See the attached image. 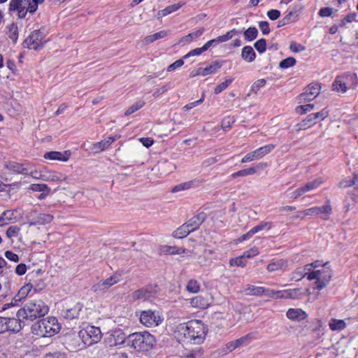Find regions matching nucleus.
Instances as JSON below:
<instances>
[{
  "label": "nucleus",
  "mask_w": 358,
  "mask_h": 358,
  "mask_svg": "<svg viewBox=\"0 0 358 358\" xmlns=\"http://www.w3.org/2000/svg\"><path fill=\"white\" fill-rule=\"evenodd\" d=\"M288 266L287 261L283 259H273L267 266L268 272H275L278 271H285Z\"/></svg>",
  "instance_id": "15"
},
{
  "label": "nucleus",
  "mask_w": 358,
  "mask_h": 358,
  "mask_svg": "<svg viewBox=\"0 0 358 358\" xmlns=\"http://www.w3.org/2000/svg\"><path fill=\"white\" fill-rule=\"evenodd\" d=\"M192 231V229L185 223L174 231L173 236L176 238H182L186 237Z\"/></svg>",
  "instance_id": "27"
},
{
  "label": "nucleus",
  "mask_w": 358,
  "mask_h": 358,
  "mask_svg": "<svg viewBox=\"0 0 358 358\" xmlns=\"http://www.w3.org/2000/svg\"><path fill=\"white\" fill-rule=\"evenodd\" d=\"M24 321L20 320L18 317L17 319L5 317L6 331L18 332L22 329L21 323Z\"/></svg>",
  "instance_id": "16"
},
{
  "label": "nucleus",
  "mask_w": 358,
  "mask_h": 358,
  "mask_svg": "<svg viewBox=\"0 0 358 358\" xmlns=\"http://www.w3.org/2000/svg\"><path fill=\"white\" fill-rule=\"evenodd\" d=\"M246 264L245 257L244 255L240 256L235 259H231L229 261L230 266H244Z\"/></svg>",
  "instance_id": "57"
},
{
  "label": "nucleus",
  "mask_w": 358,
  "mask_h": 358,
  "mask_svg": "<svg viewBox=\"0 0 358 358\" xmlns=\"http://www.w3.org/2000/svg\"><path fill=\"white\" fill-rule=\"evenodd\" d=\"M139 320L141 323L147 327H157L162 321L158 313L151 310L142 311Z\"/></svg>",
  "instance_id": "8"
},
{
  "label": "nucleus",
  "mask_w": 358,
  "mask_h": 358,
  "mask_svg": "<svg viewBox=\"0 0 358 358\" xmlns=\"http://www.w3.org/2000/svg\"><path fill=\"white\" fill-rule=\"evenodd\" d=\"M43 38L44 35L41 30H35L24 40L23 44L27 48L38 50L43 47Z\"/></svg>",
  "instance_id": "9"
},
{
  "label": "nucleus",
  "mask_w": 358,
  "mask_h": 358,
  "mask_svg": "<svg viewBox=\"0 0 358 358\" xmlns=\"http://www.w3.org/2000/svg\"><path fill=\"white\" fill-rule=\"evenodd\" d=\"M156 285H148L133 292L131 296L134 301L143 299L148 300L153 297L157 292Z\"/></svg>",
  "instance_id": "11"
},
{
  "label": "nucleus",
  "mask_w": 358,
  "mask_h": 358,
  "mask_svg": "<svg viewBox=\"0 0 358 358\" xmlns=\"http://www.w3.org/2000/svg\"><path fill=\"white\" fill-rule=\"evenodd\" d=\"M199 282L194 280H189L187 285V290L192 293L199 292Z\"/></svg>",
  "instance_id": "58"
},
{
  "label": "nucleus",
  "mask_w": 358,
  "mask_h": 358,
  "mask_svg": "<svg viewBox=\"0 0 358 358\" xmlns=\"http://www.w3.org/2000/svg\"><path fill=\"white\" fill-rule=\"evenodd\" d=\"M320 93V84L312 83L304 88L303 92L297 96V99L300 103H305L313 100Z\"/></svg>",
  "instance_id": "7"
},
{
  "label": "nucleus",
  "mask_w": 358,
  "mask_h": 358,
  "mask_svg": "<svg viewBox=\"0 0 358 358\" xmlns=\"http://www.w3.org/2000/svg\"><path fill=\"white\" fill-rule=\"evenodd\" d=\"M245 292L247 294L253 295V296H261L263 295L264 292V288L262 287H255L254 285H248V287L245 289Z\"/></svg>",
  "instance_id": "35"
},
{
  "label": "nucleus",
  "mask_w": 358,
  "mask_h": 358,
  "mask_svg": "<svg viewBox=\"0 0 358 358\" xmlns=\"http://www.w3.org/2000/svg\"><path fill=\"white\" fill-rule=\"evenodd\" d=\"M81 309L82 306L80 303L76 304L72 308H69L68 306H66L65 308L62 310V315L66 319L73 320L74 318L78 317Z\"/></svg>",
  "instance_id": "18"
},
{
  "label": "nucleus",
  "mask_w": 358,
  "mask_h": 358,
  "mask_svg": "<svg viewBox=\"0 0 358 358\" xmlns=\"http://www.w3.org/2000/svg\"><path fill=\"white\" fill-rule=\"evenodd\" d=\"M304 295L301 289H292L282 291V299H299Z\"/></svg>",
  "instance_id": "25"
},
{
  "label": "nucleus",
  "mask_w": 358,
  "mask_h": 358,
  "mask_svg": "<svg viewBox=\"0 0 358 358\" xmlns=\"http://www.w3.org/2000/svg\"><path fill=\"white\" fill-rule=\"evenodd\" d=\"M78 333L83 343L88 346L97 343L101 337L100 329L94 326H87Z\"/></svg>",
  "instance_id": "6"
},
{
  "label": "nucleus",
  "mask_w": 358,
  "mask_h": 358,
  "mask_svg": "<svg viewBox=\"0 0 358 358\" xmlns=\"http://www.w3.org/2000/svg\"><path fill=\"white\" fill-rule=\"evenodd\" d=\"M20 229L17 226H10L6 231V236L11 239L14 237H17L20 234Z\"/></svg>",
  "instance_id": "51"
},
{
  "label": "nucleus",
  "mask_w": 358,
  "mask_h": 358,
  "mask_svg": "<svg viewBox=\"0 0 358 358\" xmlns=\"http://www.w3.org/2000/svg\"><path fill=\"white\" fill-rule=\"evenodd\" d=\"M116 139L117 136H109L104 141L94 144L93 150H94L95 152L102 151L107 148Z\"/></svg>",
  "instance_id": "24"
},
{
  "label": "nucleus",
  "mask_w": 358,
  "mask_h": 358,
  "mask_svg": "<svg viewBox=\"0 0 358 358\" xmlns=\"http://www.w3.org/2000/svg\"><path fill=\"white\" fill-rule=\"evenodd\" d=\"M155 343V337L145 331L143 332H135L127 336V345L138 351H149L152 348Z\"/></svg>",
  "instance_id": "3"
},
{
  "label": "nucleus",
  "mask_w": 358,
  "mask_h": 358,
  "mask_svg": "<svg viewBox=\"0 0 358 358\" xmlns=\"http://www.w3.org/2000/svg\"><path fill=\"white\" fill-rule=\"evenodd\" d=\"M296 62V59L294 57H289L282 60L279 64V66L281 69H287L294 66Z\"/></svg>",
  "instance_id": "50"
},
{
  "label": "nucleus",
  "mask_w": 358,
  "mask_h": 358,
  "mask_svg": "<svg viewBox=\"0 0 358 358\" xmlns=\"http://www.w3.org/2000/svg\"><path fill=\"white\" fill-rule=\"evenodd\" d=\"M8 37L13 41V43H16L18 38V28L17 26L12 23L8 26Z\"/></svg>",
  "instance_id": "36"
},
{
  "label": "nucleus",
  "mask_w": 358,
  "mask_h": 358,
  "mask_svg": "<svg viewBox=\"0 0 358 358\" xmlns=\"http://www.w3.org/2000/svg\"><path fill=\"white\" fill-rule=\"evenodd\" d=\"M238 32L239 31H238L235 29H232V30L228 31L226 34L217 37V42L222 43V42L227 41L228 40L231 39L233 37L234 34H237Z\"/></svg>",
  "instance_id": "59"
},
{
  "label": "nucleus",
  "mask_w": 358,
  "mask_h": 358,
  "mask_svg": "<svg viewBox=\"0 0 358 358\" xmlns=\"http://www.w3.org/2000/svg\"><path fill=\"white\" fill-rule=\"evenodd\" d=\"M252 338L253 336L252 334H248L244 336L241 337L238 339L235 340V345H236L237 348H239L244 345L248 344L252 341Z\"/></svg>",
  "instance_id": "45"
},
{
  "label": "nucleus",
  "mask_w": 358,
  "mask_h": 358,
  "mask_svg": "<svg viewBox=\"0 0 358 358\" xmlns=\"http://www.w3.org/2000/svg\"><path fill=\"white\" fill-rule=\"evenodd\" d=\"M329 115L328 111L326 109H323L321 111L315 113H311V115L313 117V120L316 124L317 121H322L327 117Z\"/></svg>",
  "instance_id": "52"
},
{
  "label": "nucleus",
  "mask_w": 358,
  "mask_h": 358,
  "mask_svg": "<svg viewBox=\"0 0 358 358\" xmlns=\"http://www.w3.org/2000/svg\"><path fill=\"white\" fill-rule=\"evenodd\" d=\"M163 252L169 255H180L185 252V249L184 248L166 245L163 248Z\"/></svg>",
  "instance_id": "40"
},
{
  "label": "nucleus",
  "mask_w": 358,
  "mask_h": 358,
  "mask_svg": "<svg viewBox=\"0 0 358 358\" xmlns=\"http://www.w3.org/2000/svg\"><path fill=\"white\" fill-rule=\"evenodd\" d=\"M314 106H315L313 103H308V104H306V105L298 106L295 108V110L297 113H299L300 115H303V114L307 113L308 112L311 111L314 108Z\"/></svg>",
  "instance_id": "48"
},
{
  "label": "nucleus",
  "mask_w": 358,
  "mask_h": 358,
  "mask_svg": "<svg viewBox=\"0 0 358 358\" xmlns=\"http://www.w3.org/2000/svg\"><path fill=\"white\" fill-rule=\"evenodd\" d=\"M197 262L201 266H208L212 264L213 259L203 252L198 257Z\"/></svg>",
  "instance_id": "46"
},
{
  "label": "nucleus",
  "mask_w": 358,
  "mask_h": 358,
  "mask_svg": "<svg viewBox=\"0 0 358 358\" xmlns=\"http://www.w3.org/2000/svg\"><path fill=\"white\" fill-rule=\"evenodd\" d=\"M286 315L289 319L296 321L303 320L307 317L306 313L301 308H289Z\"/></svg>",
  "instance_id": "20"
},
{
  "label": "nucleus",
  "mask_w": 358,
  "mask_h": 358,
  "mask_svg": "<svg viewBox=\"0 0 358 358\" xmlns=\"http://www.w3.org/2000/svg\"><path fill=\"white\" fill-rule=\"evenodd\" d=\"M332 88L334 91L341 92L343 93L346 92L348 87V80H346L345 75L338 76L336 78L335 80L332 84Z\"/></svg>",
  "instance_id": "17"
},
{
  "label": "nucleus",
  "mask_w": 358,
  "mask_h": 358,
  "mask_svg": "<svg viewBox=\"0 0 358 358\" xmlns=\"http://www.w3.org/2000/svg\"><path fill=\"white\" fill-rule=\"evenodd\" d=\"M44 158L50 160H59L62 162H66L69 159V157H65L60 152L50 151L44 154Z\"/></svg>",
  "instance_id": "30"
},
{
  "label": "nucleus",
  "mask_w": 358,
  "mask_h": 358,
  "mask_svg": "<svg viewBox=\"0 0 358 358\" xmlns=\"http://www.w3.org/2000/svg\"><path fill=\"white\" fill-rule=\"evenodd\" d=\"M36 219L38 224L45 225L52 222L53 216L50 214L41 213Z\"/></svg>",
  "instance_id": "42"
},
{
  "label": "nucleus",
  "mask_w": 358,
  "mask_h": 358,
  "mask_svg": "<svg viewBox=\"0 0 358 358\" xmlns=\"http://www.w3.org/2000/svg\"><path fill=\"white\" fill-rule=\"evenodd\" d=\"M30 189L34 192H50V189L45 184H32Z\"/></svg>",
  "instance_id": "56"
},
{
  "label": "nucleus",
  "mask_w": 358,
  "mask_h": 358,
  "mask_svg": "<svg viewBox=\"0 0 358 358\" xmlns=\"http://www.w3.org/2000/svg\"><path fill=\"white\" fill-rule=\"evenodd\" d=\"M65 180V177L60 173L50 171L45 169H43L42 180L44 181H62Z\"/></svg>",
  "instance_id": "19"
},
{
  "label": "nucleus",
  "mask_w": 358,
  "mask_h": 358,
  "mask_svg": "<svg viewBox=\"0 0 358 358\" xmlns=\"http://www.w3.org/2000/svg\"><path fill=\"white\" fill-rule=\"evenodd\" d=\"M186 358H203V350L198 347L185 355Z\"/></svg>",
  "instance_id": "43"
},
{
  "label": "nucleus",
  "mask_w": 358,
  "mask_h": 358,
  "mask_svg": "<svg viewBox=\"0 0 358 358\" xmlns=\"http://www.w3.org/2000/svg\"><path fill=\"white\" fill-rule=\"evenodd\" d=\"M263 295L271 296L275 299H282V296H280L282 295V291H273L270 289H266L264 288V292Z\"/></svg>",
  "instance_id": "61"
},
{
  "label": "nucleus",
  "mask_w": 358,
  "mask_h": 358,
  "mask_svg": "<svg viewBox=\"0 0 358 358\" xmlns=\"http://www.w3.org/2000/svg\"><path fill=\"white\" fill-rule=\"evenodd\" d=\"M310 273H312V271H310V266L306 265L304 267H299L296 268L293 273L292 278L295 279L296 281H299L305 276L308 277Z\"/></svg>",
  "instance_id": "28"
},
{
  "label": "nucleus",
  "mask_w": 358,
  "mask_h": 358,
  "mask_svg": "<svg viewBox=\"0 0 358 358\" xmlns=\"http://www.w3.org/2000/svg\"><path fill=\"white\" fill-rule=\"evenodd\" d=\"M192 182H186L184 183L179 184L178 185H176L172 189V192H179L181 190L188 189L192 187Z\"/></svg>",
  "instance_id": "62"
},
{
  "label": "nucleus",
  "mask_w": 358,
  "mask_h": 358,
  "mask_svg": "<svg viewBox=\"0 0 358 358\" xmlns=\"http://www.w3.org/2000/svg\"><path fill=\"white\" fill-rule=\"evenodd\" d=\"M190 303L192 307L203 309L208 306V301L203 296L198 295L191 299Z\"/></svg>",
  "instance_id": "22"
},
{
  "label": "nucleus",
  "mask_w": 358,
  "mask_h": 358,
  "mask_svg": "<svg viewBox=\"0 0 358 358\" xmlns=\"http://www.w3.org/2000/svg\"><path fill=\"white\" fill-rule=\"evenodd\" d=\"M274 148L275 145L273 144H268L261 147L255 151L247 154L242 158L241 162L246 163L248 162H252L253 160L260 159L271 152Z\"/></svg>",
  "instance_id": "10"
},
{
  "label": "nucleus",
  "mask_w": 358,
  "mask_h": 358,
  "mask_svg": "<svg viewBox=\"0 0 358 358\" xmlns=\"http://www.w3.org/2000/svg\"><path fill=\"white\" fill-rule=\"evenodd\" d=\"M60 330V326L55 317L40 320L31 326L33 334L40 337H51Z\"/></svg>",
  "instance_id": "4"
},
{
  "label": "nucleus",
  "mask_w": 358,
  "mask_h": 358,
  "mask_svg": "<svg viewBox=\"0 0 358 358\" xmlns=\"http://www.w3.org/2000/svg\"><path fill=\"white\" fill-rule=\"evenodd\" d=\"M322 183V180L321 179H315L313 181H310V182H308L307 183H306L303 186L306 192H309V191H311V190H313V189H317L318 187L320 186V185Z\"/></svg>",
  "instance_id": "44"
},
{
  "label": "nucleus",
  "mask_w": 358,
  "mask_h": 358,
  "mask_svg": "<svg viewBox=\"0 0 358 358\" xmlns=\"http://www.w3.org/2000/svg\"><path fill=\"white\" fill-rule=\"evenodd\" d=\"M233 81V78L227 79L225 81L217 85L214 89V93L217 94L224 90Z\"/></svg>",
  "instance_id": "49"
},
{
  "label": "nucleus",
  "mask_w": 358,
  "mask_h": 358,
  "mask_svg": "<svg viewBox=\"0 0 358 358\" xmlns=\"http://www.w3.org/2000/svg\"><path fill=\"white\" fill-rule=\"evenodd\" d=\"M273 227V223L271 222L262 221L259 224L254 227L250 229V234H256L264 229H270Z\"/></svg>",
  "instance_id": "32"
},
{
  "label": "nucleus",
  "mask_w": 358,
  "mask_h": 358,
  "mask_svg": "<svg viewBox=\"0 0 358 358\" xmlns=\"http://www.w3.org/2000/svg\"><path fill=\"white\" fill-rule=\"evenodd\" d=\"M222 66V62L214 61L209 66L206 68H203V76H206L210 74L215 73L219 70Z\"/></svg>",
  "instance_id": "26"
},
{
  "label": "nucleus",
  "mask_w": 358,
  "mask_h": 358,
  "mask_svg": "<svg viewBox=\"0 0 358 358\" xmlns=\"http://www.w3.org/2000/svg\"><path fill=\"white\" fill-rule=\"evenodd\" d=\"M346 324L343 320L332 319L329 323V327L333 331H341L345 329Z\"/></svg>",
  "instance_id": "33"
},
{
  "label": "nucleus",
  "mask_w": 358,
  "mask_h": 358,
  "mask_svg": "<svg viewBox=\"0 0 358 358\" xmlns=\"http://www.w3.org/2000/svg\"><path fill=\"white\" fill-rule=\"evenodd\" d=\"M327 263L322 266V268L310 273L308 275L309 280H316L315 287L322 289L327 285L332 277V271L327 266Z\"/></svg>",
  "instance_id": "5"
},
{
  "label": "nucleus",
  "mask_w": 358,
  "mask_h": 358,
  "mask_svg": "<svg viewBox=\"0 0 358 358\" xmlns=\"http://www.w3.org/2000/svg\"><path fill=\"white\" fill-rule=\"evenodd\" d=\"M127 336L120 329L113 330L108 338L110 346L122 345L127 343Z\"/></svg>",
  "instance_id": "12"
},
{
  "label": "nucleus",
  "mask_w": 358,
  "mask_h": 358,
  "mask_svg": "<svg viewBox=\"0 0 358 358\" xmlns=\"http://www.w3.org/2000/svg\"><path fill=\"white\" fill-rule=\"evenodd\" d=\"M6 169L15 173L29 174L28 170L22 164L16 162H10L6 166Z\"/></svg>",
  "instance_id": "29"
},
{
  "label": "nucleus",
  "mask_w": 358,
  "mask_h": 358,
  "mask_svg": "<svg viewBox=\"0 0 358 358\" xmlns=\"http://www.w3.org/2000/svg\"><path fill=\"white\" fill-rule=\"evenodd\" d=\"M203 31H204L203 29H200L196 30L194 32L190 33V34L183 36L180 39V42L184 43H188L190 41H192L194 38H196L200 36L203 33Z\"/></svg>",
  "instance_id": "34"
},
{
  "label": "nucleus",
  "mask_w": 358,
  "mask_h": 358,
  "mask_svg": "<svg viewBox=\"0 0 358 358\" xmlns=\"http://www.w3.org/2000/svg\"><path fill=\"white\" fill-rule=\"evenodd\" d=\"M331 213V207L329 204L320 207H313L299 212L303 216L318 215L322 214L329 215Z\"/></svg>",
  "instance_id": "14"
},
{
  "label": "nucleus",
  "mask_w": 358,
  "mask_h": 358,
  "mask_svg": "<svg viewBox=\"0 0 358 358\" xmlns=\"http://www.w3.org/2000/svg\"><path fill=\"white\" fill-rule=\"evenodd\" d=\"M315 124V123L313 120V117L310 114L301 122L296 124V131L310 127Z\"/></svg>",
  "instance_id": "31"
},
{
  "label": "nucleus",
  "mask_w": 358,
  "mask_h": 358,
  "mask_svg": "<svg viewBox=\"0 0 358 358\" xmlns=\"http://www.w3.org/2000/svg\"><path fill=\"white\" fill-rule=\"evenodd\" d=\"M235 122L234 117L228 116L224 118L222 121V128L224 130L229 129L231 124Z\"/></svg>",
  "instance_id": "60"
},
{
  "label": "nucleus",
  "mask_w": 358,
  "mask_h": 358,
  "mask_svg": "<svg viewBox=\"0 0 358 358\" xmlns=\"http://www.w3.org/2000/svg\"><path fill=\"white\" fill-rule=\"evenodd\" d=\"M31 289L32 285L30 283L26 284L22 287L18 291L17 294L13 298V300L15 301L14 304L18 305V303L21 301L22 299L26 298L28 296Z\"/></svg>",
  "instance_id": "21"
},
{
  "label": "nucleus",
  "mask_w": 358,
  "mask_h": 358,
  "mask_svg": "<svg viewBox=\"0 0 358 358\" xmlns=\"http://www.w3.org/2000/svg\"><path fill=\"white\" fill-rule=\"evenodd\" d=\"M119 281V279L117 276L113 275L110 278H107L104 281H103V285L106 289H108L112 285L116 284Z\"/></svg>",
  "instance_id": "63"
},
{
  "label": "nucleus",
  "mask_w": 358,
  "mask_h": 358,
  "mask_svg": "<svg viewBox=\"0 0 358 358\" xmlns=\"http://www.w3.org/2000/svg\"><path fill=\"white\" fill-rule=\"evenodd\" d=\"M254 46L259 53H263L266 49V41L264 38H261L255 43Z\"/></svg>",
  "instance_id": "54"
},
{
  "label": "nucleus",
  "mask_w": 358,
  "mask_h": 358,
  "mask_svg": "<svg viewBox=\"0 0 358 358\" xmlns=\"http://www.w3.org/2000/svg\"><path fill=\"white\" fill-rule=\"evenodd\" d=\"M13 213L9 210L4 211L0 217V227L7 225L12 220Z\"/></svg>",
  "instance_id": "47"
},
{
  "label": "nucleus",
  "mask_w": 358,
  "mask_h": 358,
  "mask_svg": "<svg viewBox=\"0 0 358 358\" xmlns=\"http://www.w3.org/2000/svg\"><path fill=\"white\" fill-rule=\"evenodd\" d=\"M266 83V81L264 78L256 80L251 86V92L257 94L259 89L265 85Z\"/></svg>",
  "instance_id": "55"
},
{
  "label": "nucleus",
  "mask_w": 358,
  "mask_h": 358,
  "mask_svg": "<svg viewBox=\"0 0 358 358\" xmlns=\"http://www.w3.org/2000/svg\"><path fill=\"white\" fill-rule=\"evenodd\" d=\"M81 338L79 337V334L77 335L76 333L66 334L64 336V343L66 348L70 350L75 351L80 349Z\"/></svg>",
  "instance_id": "13"
},
{
  "label": "nucleus",
  "mask_w": 358,
  "mask_h": 358,
  "mask_svg": "<svg viewBox=\"0 0 358 358\" xmlns=\"http://www.w3.org/2000/svg\"><path fill=\"white\" fill-rule=\"evenodd\" d=\"M258 35V30L256 27H249L248 29H246L244 33L243 36L245 38V40L251 41L255 39L257 37Z\"/></svg>",
  "instance_id": "39"
},
{
  "label": "nucleus",
  "mask_w": 358,
  "mask_h": 358,
  "mask_svg": "<svg viewBox=\"0 0 358 358\" xmlns=\"http://www.w3.org/2000/svg\"><path fill=\"white\" fill-rule=\"evenodd\" d=\"M243 59L248 62H252L255 59L256 53L251 46H245L241 52Z\"/></svg>",
  "instance_id": "23"
},
{
  "label": "nucleus",
  "mask_w": 358,
  "mask_h": 358,
  "mask_svg": "<svg viewBox=\"0 0 358 358\" xmlns=\"http://www.w3.org/2000/svg\"><path fill=\"white\" fill-rule=\"evenodd\" d=\"M49 311L48 306L41 299L28 301L18 310L17 317L20 320L33 321L45 316Z\"/></svg>",
  "instance_id": "2"
},
{
  "label": "nucleus",
  "mask_w": 358,
  "mask_h": 358,
  "mask_svg": "<svg viewBox=\"0 0 358 358\" xmlns=\"http://www.w3.org/2000/svg\"><path fill=\"white\" fill-rule=\"evenodd\" d=\"M143 105H144L143 101H140L136 102L125 111L124 115L127 116V115H131L136 110L141 108L143 106Z\"/></svg>",
  "instance_id": "53"
},
{
  "label": "nucleus",
  "mask_w": 358,
  "mask_h": 358,
  "mask_svg": "<svg viewBox=\"0 0 358 358\" xmlns=\"http://www.w3.org/2000/svg\"><path fill=\"white\" fill-rule=\"evenodd\" d=\"M346 80H348V85L349 88L355 89L358 85V78L355 73L345 74Z\"/></svg>",
  "instance_id": "38"
},
{
  "label": "nucleus",
  "mask_w": 358,
  "mask_h": 358,
  "mask_svg": "<svg viewBox=\"0 0 358 358\" xmlns=\"http://www.w3.org/2000/svg\"><path fill=\"white\" fill-rule=\"evenodd\" d=\"M257 172L255 167H250L246 169L240 170L231 174V178H235L236 177H243L248 175H253Z\"/></svg>",
  "instance_id": "37"
},
{
  "label": "nucleus",
  "mask_w": 358,
  "mask_h": 358,
  "mask_svg": "<svg viewBox=\"0 0 358 358\" xmlns=\"http://www.w3.org/2000/svg\"><path fill=\"white\" fill-rule=\"evenodd\" d=\"M182 5H183V3H177V4H173L169 6H167L166 8H164L159 12V15H160L161 17L166 16L168 14H170V13L178 10Z\"/></svg>",
  "instance_id": "41"
},
{
  "label": "nucleus",
  "mask_w": 358,
  "mask_h": 358,
  "mask_svg": "<svg viewBox=\"0 0 358 358\" xmlns=\"http://www.w3.org/2000/svg\"><path fill=\"white\" fill-rule=\"evenodd\" d=\"M176 331L182 334L185 338L194 344H201L206 338L208 329L201 321L191 320L178 325Z\"/></svg>",
  "instance_id": "1"
},
{
  "label": "nucleus",
  "mask_w": 358,
  "mask_h": 358,
  "mask_svg": "<svg viewBox=\"0 0 358 358\" xmlns=\"http://www.w3.org/2000/svg\"><path fill=\"white\" fill-rule=\"evenodd\" d=\"M183 64H184V61L182 59H178L167 67V71L168 72L173 71L176 69L182 66Z\"/></svg>",
  "instance_id": "64"
}]
</instances>
